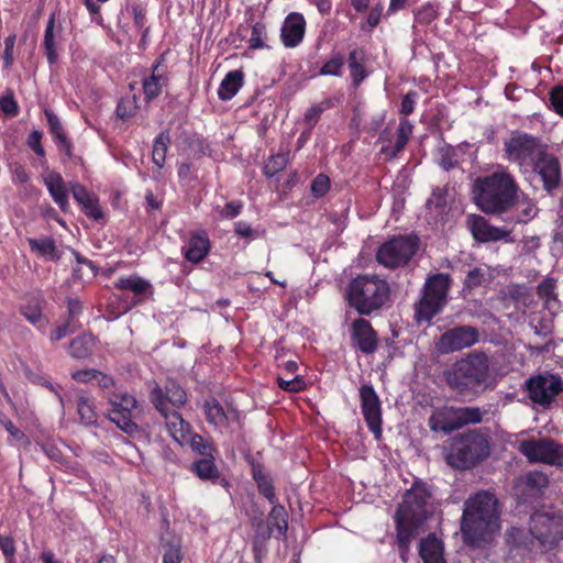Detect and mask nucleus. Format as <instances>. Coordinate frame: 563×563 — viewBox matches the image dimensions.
I'll list each match as a JSON object with an SVG mask.
<instances>
[{"mask_svg": "<svg viewBox=\"0 0 563 563\" xmlns=\"http://www.w3.org/2000/svg\"><path fill=\"white\" fill-rule=\"evenodd\" d=\"M519 186L514 175L504 165L487 176L478 177L473 185V199L485 213L501 214L509 212L516 201Z\"/></svg>", "mask_w": 563, "mask_h": 563, "instance_id": "1", "label": "nucleus"}, {"mask_svg": "<svg viewBox=\"0 0 563 563\" xmlns=\"http://www.w3.org/2000/svg\"><path fill=\"white\" fill-rule=\"evenodd\" d=\"M461 529L464 537L473 544L487 541L499 530V509L496 496L481 490L470 497L463 509Z\"/></svg>", "mask_w": 563, "mask_h": 563, "instance_id": "2", "label": "nucleus"}, {"mask_svg": "<svg viewBox=\"0 0 563 563\" xmlns=\"http://www.w3.org/2000/svg\"><path fill=\"white\" fill-rule=\"evenodd\" d=\"M390 298L388 282L376 274H361L350 280L345 299L360 316H371L380 310Z\"/></svg>", "mask_w": 563, "mask_h": 563, "instance_id": "3", "label": "nucleus"}, {"mask_svg": "<svg viewBox=\"0 0 563 563\" xmlns=\"http://www.w3.org/2000/svg\"><path fill=\"white\" fill-rule=\"evenodd\" d=\"M490 453L487 437L476 431L460 433L446 440L442 455L449 466L465 471L475 467Z\"/></svg>", "mask_w": 563, "mask_h": 563, "instance_id": "4", "label": "nucleus"}, {"mask_svg": "<svg viewBox=\"0 0 563 563\" xmlns=\"http://www.w3.org/2000/svg\"><path fill=\"white\" fill-rule=\"evenodd\" d=\"M448 386L465 394L483 385L489 376V358L484 352H473L456 361L443 373Z\"/></svg>", "mask_w": 563, "mask_h": 563, "instance_id": "5", "label": "nucleus"}, {"mask_svg": "<svg viewBox=\"0 0 563 563\" xmlns=\"http://www.w3.org/2000/svg\"><path fill=\"white\" fill-rule=\"evenodd\" d=\"M450 287L451 278L448 274L439 273L426 280L422 297L415 306L417 321H430L441 312L448 302Z\"/></svg>", "mask_w": 563, "mask_h": 563, "instance_id": "6", "label": "nucleus"}, {"mask_svg": "<svg viewBox=\"0 0 563 563\" xmlns=\"http://www.w3.org/2000/svg\"><path fill=\"white\" fill-rule=\"evenodd\" d=\"M483 416L484 411L478 407L443 406L432 411L428 426L431 431L448 434L465 426L481 423Z\"/></svg>", "mask_w": 563, "mask_h": 563, "instance_id": "7", "label": "nucleus"}, {"mask_svg": "<svg viewBox=\"0 0 563 563\" xmlns=\"http://www.w3.org/2000/svg\"><path fill=\"white\" fill-rule=\"evenodd\" d=\"M545 147L540 137L515 130L504 141V158L520 167L530 166Z\"/></svg>", "mask_w": 563, "mask_h": 563, "instance_id": "8", "label": "nucleus"}, {"mask_svg": "<svg viewBox=\"0 0 563 563\" xmlns=\"http://www.w3.org/2000/svg\"><path fill=\"white\" fill-rule=\"evenodd\" d=\"M416 235H396L383 243L376 252V261L386 268L406 266L419 249Z\"/></svg>", "mask_w": 563, "mask_h": 563, "instance_id": "9", "label": "nucleus"}, {"mask_svg": "<svg viewBox=\"0 0 563 563\" xmlns=\"http://www.w3.org/2000/svg\"><path fill=\"white\" fill-rule=\"evenodd\" d=\"M530 533L541 547L551 549L563 539V518L556 514L534 512L530 518Z\"/></svg>", "mask_w": 563, "mask_h": 563, "instance_id": "10", "label": "nucleus"}, {"mask_svg": "<svg viewBox=\"0 0 563 563\" xmlns=\"http://www.w3.org/2000/svg\"><path fill=\"white\" fill-rule=\"evenodd\" d=\"M525 386L530 400L543 408L550 407L563 388L561 377L552 374L532 376Z\"/></svg>", "mask_w": 563, "mask_h": 563, "instance_id": "11", "label": "nucleus"}, {"mask_svg": "<svg viewBox=\"0 0 563 563\" xmlns=\"http://www.w3.org/2000/svg\"><path fill=\"white\" fill-rule=\"evenodd\" d=\"M479 341V331L473 325H457L446 330L435 342L441 354H450L475 345Z\"/></svg>", "mask_w": 563, "mask_h": 563, "instance_id": "12", "label": "nucleus"}, {"mask_svg": "<svg viewBox=\"0 0 563 563\" xmlns=\"http://www.w3.org/2000/svg\"><path fill=\"white\" fill-rule=\"evenodd\" d=\"M518 450L532 463L559 465L563 461L561 446L549 439L520 441Z\"/></svg>", "mask_w": 563, "mask_h": 563, "instance_id": "13", "label": "nucleus"}, {"mask_svg": "<svg viewBox=\"0 0 563 563\" xmlns=\"http://www.w3.org/2000/svg\"><path fill=\"white\" fill-rule=\"evenodd\" d=\"M112 409L108 417L123 432L132 434L137 431V424L133 421V411L136 409V399L126 393L115 394L110 398Z\"/></svg>", "mask_w": 563, "mask_h": 563, "instance_id": "14", "label": "nucleus"}, {"mask_svg": "<svg viewBox=\"0 0 563 563\" xmlns=\"http://www.w3.org/2000/svg\"><path fill=\"white\" fill-rule=\"evenodd\" d=\"M150 398L159 412L180 408L187 401L185 389L174 379H168L164 388L156 384L151 390Z\"/></svg>", "mask_w": 563, "mask_h": 563, "instance_id": "15", "label": "nucleus"}, {"mask_svg": "<svg viewBox=\"0 0 563 563\" xmlns=\"http://www.w3.org/2000/svg\"><path fill=\"white\" fill-rule=\"evenodd\" d=\"M360 404L363 417L374 433L375 438L382 434V404L374 387L369 384H364L358 389Z\"/></svg>", "mask_w": 563, "mask_h": 563, "instance_id": "16", "label": "nucleus"}, {"mask_svg": "<svg viewBox=\"0 0 563 563\" xmlns=\"http://www.w3.org/2000/svg\"><path fill=\"white\" fill-rule=\"evenodd\" d=\"M430 494L428 489L420 484H413L412 487L405 494L402 503L399 505L397 512L402 516L416 518V520H423L428 515V500Z\"/></svg>", "mask_w": 563, "mask_h": 563, "instance_id": "17", "label": "nucleus"}, {"mask_svg": "<svg viewBox=\"0 0 563 563\" xmlns=\"http://www.w3.org/2000/svg\"><path fill=\"white\" fill-rule=\"evenodd\" d=\"M541 176L543 188L551 192L560 186L561 167L559 159L549 152V146L530 165Z\"/></svg>", "mask_w": 563, "mask_h": 563, "instance_id": "18", "label": "nucleus"}, {"mask_svg": "<svg viewBox=\"0 0 563 563\" xmlns=\"http://www.w3.org/2000/svg\"><path fill=\"white\" fill-rule=\"evenodd\" d=\"M466 224L473 238L478 242L487 243L501 240L506 242L514 241L510 236L509 230L489 224L482 216L468 214L466 218Z\"/></svg>", "mask_w": 563, "mask_h": 563, "instance_id": "19", "label": "nucleus"}, {"mask_svg": "<svg viewBox=\"0 0 563 563\" xmlns=\"http://www.w3.org/2000/svg\"><path fill=\"white\" fill-rule=\"evenodd\" d=\"M352 345L364 354H373L378 347V334L371 322L364 318H356L350 327Z\"/></svg>", "mask_w": 563, "mask_h": 563, "instance_id": "20", "label": "nucleus"}, {"mask_svg": "<svg viewBox=\"0 0 563 563\" xmlns=\"http://www.w3.org/2000/svg\"><path fill=\"white\" fill-rule=\"evenodd\" d=\"M306 33V20L301 13H289L280 30V38L285 47H297L303 40Z\"/></svg>", "mask_w": 563, "mask_h": 563, "instance_id": "21", "label": "nucleus"}, {"mask_svg": "<svg viewBox=\"0 0 563 563\" xmlns=\"http://www.w3.org/2000/svg\"><path fill=\"white\" fill-rule=\"evenodd\" d=\"M44 184L54 202L65 212L68 210V188L60 174L51 172L44 177Z\"/></svg>", "mask_w": 563, "mask_h": 563, "instance_id": "22", "label": "nucleus"}, {"mask_svg": "<svg viewBox=\"0 0 563 563\" xmlns=\"http://www.w3.org/2000/svg\"><path fill=\"white\" fill-rule=\"evenodd\" d=\"M69 187L74 199L82 207L84 212L88 217L95 220H100L103 217L95 195H91L82 185L78 183H70Z\"/></svg>", "mask_w": 563, "mask_h": 563, "instance_id": "23", "label": "nucleus"}, {"mask_svg": "<svg viewBox=\"0 0 563 563\" xmlns=\"http://www.w3.org/2000/svg\"><path fill=\"white\" fill-rule=\"evenodd\" d=\"M62 38V27L56 29V15L52 13L46 24L43 48L49 65L57 62V45Z\"/></svg>", "mask_w": 563, "mask_h": 563, "instance_id": "24", "label": "nucleus"}, {"mask_svg": "<svg viewBox=\"0 0 563 563\" xmlns=\"http://www.w3.org/2000/svg\"><path fill=\"white\" fill-rule=\"evenodd\" d=\"M512 212L511 220L516 223H526L532 220L537 213L538 208L536 203L520 189L516 194V201L511 205Z\"/></svg>", "mask_w": 563, "mask_h": 563, "instance_id": "25", "label": "nucleus"}, {"mask_svg": "<svg viewBox=\"0 0 563 563\" xmlns=\"http://www.w3.org/2000/svg\"><path fill=\"white\" fill-rule=\"evenodd\" d=\"M115 287L132 291L135 296L133 305H137L143 301L142 296L151 297L153 295V286L151 283L136 275L119 278L115 282Z\"/></svg>", "mask_w": 563, "mask_h": 563, "instance_id": "26", "label": "nucleus"}, {"mask_svg": "<svg viewBox=\"0 0 563 563\" xmlns=\"http://www.w3.org/2000/svg\"><path fill=\"white\" fill-rule=\"evenodd\" d=\"M412 131L413 125L411 122L406 118H401L397 129V136L394 145H384L380 150L382 154H384L388 159L395 158L405 148L406 144L412 135Z\"/></svg>", "mask_w": 563, "mask_h": 563, "instance_id": "27", "label": "nucleus"}, {"mask_svg": "<svg viewBox=\"0 0 563 563\" xmlns=\"http://www.w3.org/2000/svg\"><path fill=\"white\" fill-rule=\"evenodd\" d=\"M419 555L423 563H446L443 543L433 534L420 541Z\"/></svg>", "mask_w": 563, "mask_h": 563, "instance_id": "28", "label": "nucleus"}, {"mask_svg": "<svg viewBox=\"0 0 563 563\" xmlns=\"http://www.w3.org/2000/svg\"><path fill=\"white\" fill-rule=\"evenodd\" d=\"M209 249L208 235L205 232L196 233L184 247V255L187 261L197 264L207 256Z\"/></svg>", "mask_w": 563, "mask_h": 563, "instance_id": "29", "label": "nucleus"}, {"mask_svg": "<svg viewBox=\"0 0 563 563\" xmlns=\"http://www.w3.org/2000/svg\"><path fill=\"white\" fill-rule=\"evenodd\" d=\"M161 413L165 419V424L170 437L177 443L184 442L191 430L190 424L187 421H185L181 415L175 409Z\"/></svg>", "mask_w": 563, "mask_h": 563, "instance_id": "30", "label": "nucleus"}, {"mask_svg": "<svg viewBox=\"0 0 563 563\" xmlns=\"http://www.w3.org/2000/svg\"><path fill=\"white\" fill-rule=\"evenodd\" d=\"M423 520H416L408 516L396 512L395 523L397 531V543L410 544L418 534V528Z\"/></svg>", "mask_w": 563, "mask_h": 563, "instance_id": "31", "label": "nucleus"}, {"mask_svg": "<svg viewBox=\"0 0 563 563\" xmlns=\"http://www.w3.org/2000/svg\"><path fill=\"white\" fill-rule=\"evenodd\" d=\"M45 117L47 119L49 133L52 134L57 147L60 151H64L68 156H70L71 155V142L67 137L60 120L53 111H51L48 109L45 110Z\"/></svg>", "mask_w": 563, "mask_h": 563, "instance_id": "32", "label": "nucleus"}, {"mask_svg": "<svg viewBox=\"0 0 563 563\" xmlns=\"http://www.w3.org/2000/svg\"><path fill=\"white\" fill-rule=\"evenodd\" d=\"M244 82V74L242 70H231L222 79L219 89L218 97L220 100H231L242 88Z\"/></svg>", "mask_w": 563, "mask_h": 563, "instance_id": "33", "label": "nucleus"}, {"mask_svg": "<svg viewBox=\"0 0 563 563\" xmlns=\"http://www.w3.org/2000/svg\"><path fill=\"white\" fill-rule=\"evenodd\" d=\"M97 339L91 333H82L73 339L68 345V353L77 360L88 358L96 346Z\"/></svg>", "mask_w": 563, "mask_h": 563, "instance_id": "34", "label": "nucleus"}, {"mask_svg": "<svg viewBox=\"0 0 563 563\" xmlns=\"http://www.w3.org/2000/svg\"><path fill=\"white\" fill-rule=\"evenodd\" d=\"M272 509L268 514V526L272 531L276 530V538L286 539L288 530V514L285 507L277 501L272 504Z\"/></svg>", "mask_w": 563, "mask_h": 563, "instance_id": "35", "label": "nucleus"}, {"mask_svg": "<svg viewBox=\"0 0 563 563\" xmlns=\"http://www.w3.org/2000/svg\"><path fill=\"white\" fill-rule=\"evenodd\" d=\"M76 406L80 423L87 427L95 426L97 423L98 413L92 397L84 393L78 394Z\"/></svg>", "mask_w": 563, "mask_h": 563, "instance_id": "36", "label": "nucleus"}, {"mask_svg": "<svg viewBox=\"0 0 563 563\" xmlns=\"http://www.w3.org/2000/svg\"><path fill=\"white\" fill-rule=\"evenodd\" d=\"M21 314L38 329H45L48 321L43 316V305L40 298H33L20 308Z\"/></svg>", "mask_w": 563, "mask_h": 563, "instance_id": "37", "label": "nucleus"}, {"mask_svg": "<svg viewBox=\"0 0 563 563\" xmlns=\"http://www.w3.org/2000/svg\"><path fill=\"white\" fill-rule=\"evenodd\" d=\"M216 454L195 461L191 471L202 481L217 482L220 478V471L217 467Z\"/></svg>", "mask_w": 563, "mask_h": 563, "instance_id": "38", "label": "nucleus"}, {"mask_svg": "<svg viewBox=\"0 0 563 563\" xmlns=\"http://www.w3.org/2000/svg\"><path fill=\"white\" fill-rule=\"evenodd\" d=\"M252 476L257 485L260 494L263 495L269 504H275V501H277L275 487L272 478L264 472L261 465H253Z\"/></svg>", "mask_w": 563, "mask_h": 563, "instance_id": "39", "label": "nucleus"}, {"mask_svg": "<svg viewBox=\"0 0 563 563\" xmlns=\"http://www.w3.org/2000/svg\"><path fill=\"white\" fill-rule=\"evenodd\" d=\"M27 242L31 251L38 256L52 261L59 260L60 255L53 238L29 239Z\"/></svg>", "mask_w": 563, "mask_h": 563, "instance_id": "40", "label": "nucleus"}, {"mask_svg": "<svg viewBox=\"0 0 563 563\" xmlns=\"http://www.w3.org/2000/svg\"><path fill=\"white\" fill-rule=\"evenodd\" d=\"M203 410L207 421L216 428H222L228 424V417L217 399H207L203 404Z\"/></svg>", "mask_w": 563, "mask_h": 563, "instance_id": "41", "label": "nucleus"}, {"mask_svg": "<svg viewBox=\"0 0 563 563\" xmlns=\"http://www.w3.org/2000/svg\"><path fill=\"white\" fill-rule=\"evenodd\" d=\"M179 444L190 446L195 453L203 457L211 456L217 453V449L211 441L205 440L201 435L192 432L191 430L188 433V437H186V440Z\"/></svg>", "mask_w": 563, "mask_h": 563, "instance_id": "42", "label": "nucleus"}, {"mask_svg": "<svg viewBox=\"0 0 563 563\" xmlns=\"http://www.w3.org/2000/svg\"><path fill=\"white\" fill-rule=\"evenodd\" d=\"M555 288L556 280L552 277L545 278L537 287L538 296L544 301V306L549 310H555L559 308Z\"/></svg>", "mask_w": 563, "mask_h": 563, "instance_id": "43", "label": "nucleus"}, {"mask_svg": "<svg viewBox=\"0 0 563 563\" xmlns=\"http://www.w3.org/2000/svg\"><path fill=\"white\" fill-rule=\"evenodd\" d=\"M169 143L170 136L166 131L161 132L153 142L152 161L158 168L164 167Z\"/></svg>", "mask_w": 563, "mask_h": 563, "instance_id": "44", "label": "nucleus"}, {"mask_svg": "<svg viewBox=\"0 0 563 563\" xmlns=\"http://www.w3.org/2000/svg\"><path fill=\"white\" fill-rule=\"evenodd\" d=\"M439 15V5L434 2H427L413 10L415 22L428 25L433 22Z\"/></svg>", "mask_w": 563, "mask_h": 563, "instance_id": "45", "label": "nucleus"}, {"mask_svg": "<svg viewBox=\"0 0 563 563\" xmlns=\"http://www.w3.org/2000/svg\"><path fill=\"white\" fill-rule=\"evenodd\" d=\"M161 76L155 75L154 73L145 77L143 79V92L144 98L147 102L152 101L153 99L157 98L162 91V85H161Z\"/></svg>", "mask_w": 563, "mask_h": 563, "instance_id": "46", "label": "nucleus"}, {"mask_svg": "<svg viewBox=\"0 0 563 563\" xmlns=\"http://www.w3.org/2000/svg\"><path fill=\"white\" fill-rule=\"evenodd\" d=\"M288 164V154H276L268 158L264 165V174L267 177H273L277 173L284 170Z\"/></svg>", "mask_w": 563, "mask_h": 563, "instance_id": "47", "label": "nucleus"}, {"mask_svg": "<svg viewBox=\"0 0 563 563\" xmlns=\"http://www.w3.org/2000/svg\"><path fill=\"white\" fill-rule=\"evenodd\" d=\"M344 65V57L342 54H334L329 60H327L319 70L321 76H341L342 67Z\"/></svg>", "mask_w": 563, "mask_h": 563, "instance_id": "48", "label": "nucleus"}, {"mask_svg": "<svg viewBox=\"0 0 563 563\" xmlns=\"http://www.w3.org/2000/svg\"><path fill=\"white\" fill-rule=\"evenodd\" d=\"M267 32L266 26L257 22L252 26V33L249 40V46L252 49H261L266 47Z\"/></svg>", "mask_w": 563, "mask_h": 563, "instance_id": "49", "label": "nucleus"}, {"mask_svg": "<svg viewBox=\"0 0 563 563\" xmlns=\"http://www.w3.org/2000/svg\"><path fill=\"white\" fill-rule=\"evenodd\" d=\"M325 106H323V103H319V104H314L312 107H310L306 114H305V119H303V123L306 125V129H307V134L310 135L312 129L316 126V124L318 123L322 112L325 110Z\"/></svg>", "mask_w": 563, "mask_h": 563, "instance_id": "50", "label": "nucleus"}, {"mask_svg": "<svg viewBox=\"0 0 563 563\" xmlns=\"http://www.w3.org/2000/svg\"><path fill=\"white\" fill-rule=\"evenodd\" d=\"M136 98L133 96L132 98L121 99L117 106V114L119 118L126 120L133 117L136 112Z\"/></svg>", "mask_w": 563, "mask_h": 563, "instance_id": "51", "label": "nucleus"}, {"mask_svg": "<svg viewBox=\"0 0 563 563\" xmlns=\"http://www.w3.org/2000/svg\"><path fill=\"white\" fill-rule=\"evenodd\" d=\"M330 189V178L324 174H319L311 183L310 190L313 197L321 198Z\"/></svg>", "mask_w": 563, "mask_h": 563, "instance_id": "52", "label": "nucleus"}, {"mask_svg": "<svg viewBox=\"0 0 563 563\" xmlns=\"http://www.w3.org/2000/svg\"><path fill=\"white\" fill-rule=\"evenodd\" d=\"M234 232L243 239H246L249 241L256 240L262 236V233L253 229L247 222L245 221H238L234 223Z\"/></svg>", "mask_w": 563, "mask_h": 563, "instance_id": "53", "label": "nucleus"}, {"mask_svg": "<svg viewBox=\"0 0 563 563\" xmlns=\"http://www.w3.org/2000/svg\"><path fill=\"white\" fill-rule=\"evenodd\" d=\"M485 280V272L481 267H475L470 269L465 279H464V288L473 289L483 284Z\"/></svg>", "mask_w": 563, "mask_h": 563, "instance_id": "54", "label": "nucleus"}, {"mask_svg": "<svg viewBox=\"0 0 563 563\" xmlns=\"http://www.w3.org/2000/svg\"><path fill=\"white\" fill-rule=\"evenodd\" d=\"M0 549L5 556L7 563H15V545L10 536L0 534Z\"/></svg>", "mask_w": 563, "mask_h": 563, "instance_id": "55", "label": "nucleus"}, {"mask_svg": "<svg viewBox=\"0 0 563 563\" xmlns=\"http://www.w3.org/2000/svg\"><path fill=\"white\" fill-rule=\"evenodd\" d=\"M278 386L284 390L296 393L305 388V382L299 375H295L290 379L278 377Z\"/></svg>", "mask_w": 563, "mask_h": 563, "instance_id": "56", "label": "nucleus"}, {"mask_svg": "<svg viewBox=\"0 0 563 563\" xmlns=\"http://www.w3.org/2000/svg\"><path fill=\"white\" fill-rule=\"evenodd\" d=\"M446 205L445 192L442 189H435L432 191L431 197L427 200V208L435 211H441Z\"/></svg>", "mask_w": 563, "mask_h": 563, "instance_id": "57", "label": "nucleus"}, {"mask_svg": "<svg viewBox=\"0 0 563 563\" xmlns=\"http://www.w3.org/2000/svg\"><path fill=\"white\" fill-rule=\"evenodd\" d=\"M42 132L33 130L26 141L27 146L40 157H45V151L42 145Z\"/></svg>", "mask_w": 563, "mask_h": 563, "instance_id": "58", "label": "nucleus"}, {"mask_svg": "<svg viewBox=\"0 0 563 563\" xmlns=\"http://www.w3.org/2000/svg\"><path fill=\"white\" fill-rule=\"evenodd\" d=\"M550 102L553 110L563 117V86H554L550 91Z\"/></svg>", "mask_w": 563, "mask_h": 563, "instance_id": "59", "label": "nucleus"}, {"mask_svg": "<svg viewBox=\"0 0 563 563\" xmlns=\"http://www.w3.org/2000/svg\"><path fill=\"white\" fill-rule=\"evenodd\" d=\"M243 209V202L240 200H233L228 202L220 211L219 216L221 219H233L238 217Z\"/></svg>", "mask_w": 563, "mask_h": 563, "instance_id": "60", "label": "nucleus"}, {"mask_svg": "<svg viewBox=\"0 0 563 563\" xmlns=\"http://www.w3.org/2000/svg\"><path fill=\"white\" fill-rule=\"evenodd\" d=\"M15 35L12 34V35H9L5 40H4V52H3V67L9 69L11 68L12 64H13V60H14V56H13V49H14V45H15Z\"/></svg>", "mask_w": 563, "mask_h": 563, "instance_id": "61", "label": "nucleus"}, {"mask_svg": "<svg viewBox=\"0 0 563 563\" xmlns=\"http://www.w3.org/2000/svg\"><path fill=\"white\" fill-rule=\"evenodd\" d=\"M68 322L73 323V328H80V323L76 321V318L81 313L82 306L77 299L68 300Z\"/></svg>", "mask_w": 563, "mask_h": 563, "instance_id": "62", "label": "nucleus"}, {"mask_svg": "<svg viewBox=\"0 0 563 563\" xmlns=\"http://www.w3.org/2000/svg\"><path fill=\"white\" fill-rule=\"evenodd\" d=\"M417 96L418 95L416 91H409L404 96L402 101H401V107H400V113L404 117H407L413 112L415 107H416Z\"/></svg>", "mask_w": 563, "mask_h": 563, "instance_id": "63", "label": "nucleus"}, {"mask_svg": "<svg viewBox=\"0 0 563 563\" xmlns=\"http://www.w3.org/2000/svg\"><path fill=\"white\" fill-rule=\"evenodd\" d=\"M79 328H73V323L66 320L64 324L57 327L55 330L52 331L49 339L52 342L60 341L66 335H68L71 332H75Z\"/></svg>", "mask_w": 563, "mask_h": 563, "instance_id": "64", "label": "nucleus"}]
</instances>
